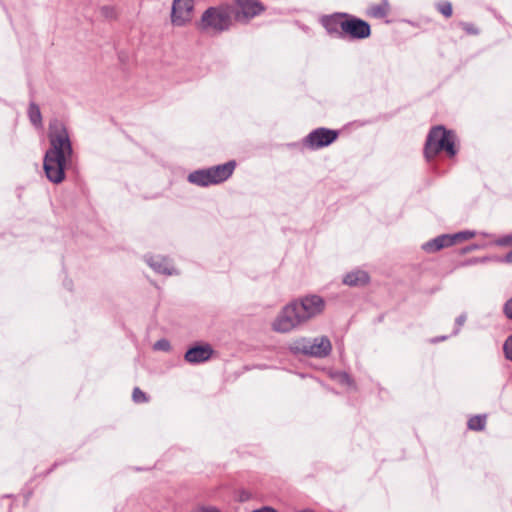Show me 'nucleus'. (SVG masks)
I'll return each mask as SVG.
<instances>
[{
	"instance_id": "f257e3e1",
	"label": "nucleus",
	"mask_w": 512,
	"mask_h": 512,
	"mask_svg": "<svg viewBox=\"0 0 512 512\" xmlns=\"http://www.w3.org/2000/svg\"><path fill=\"white\" fill-rule=\"evenodd\" d=\"M50 148L44 157V171L47 178L59 184L65 179V169L71 160L72 147L66 128L61 123L50 125Z\"/></svg>"
},
{
	"instance_id": "f03ea898",
	"label": "nucleus",
	"mask_w": 512,
	"mask_h": 512,
	"mask_svg": "<svg viewBox=\"0 0 512 512\" xmlns=\"http://www.w3.org/2000/svg\"><path fill=\"white\" fill-rule=\"evenodd\" d=\"M441 151H445L449 157L456 154L455 135L443 126H435L429 131L426 139L425 158L431 160Z\"/></svg>"
},
{
	"instance_id": "7ed1b4c3",
	"label": "nucleus",
	"mask_w": 512,
	"mask_h": 512,
	"mask_svg": "<svg viewBox=\"0 0 512 512\" xmlns=\"http://www.w3.org/2000/svg\"><path fill=\"white\" fill-rule=\"evenodd\" d=\"M236 168L234 160L207 169H199L188 175V181L194 185L207 187L218 185L229 179Z\"/></svg>"
},
{
	"instance_id": "20e7f679",
	"label": "nucleus",
	"mask_w": 512,
	"mask_h": 512,
	"mask_svg": "<svg viewBox=\"0 0 512 512\" xmlns=\"http://www.w3.org/2000/svg\"><path fill=\"white\" fill-rule=\"evenodd\" d=\"M232 26V9L228 5L208 8L201 16L199 29L223 32Z\"/></svg>"
},
{
	"instance_id": "39448f33",
	"label": "nucleus",
	"mask_w": 512,
	"mask_h": 512,
	"mask_svg": "<svg viewBox=\"0 0 512 512\" xmlns=\"http://www.w3.org/2000/svg\"><path fill=\"white\" fill-rule=\"evenodd\" d=\"M292 304L295 305L304 323L321 314L325 309V301L318 295L305 296Z\"/></svg>"
},
{
	"instance_id": "423d86ee",
	"label": "nucleus",
	"mask_w": 512,
	"mask_h": 512,
	"mask_svg": "<svg viewBox=\"0 0 512 512\" xmlns=\"http://www.w3.org/2000/svg\"><path fill=\"white\" fill-rule=\"evenodd\" d=\"M475 236L474 232L470 231H464L455 233L453 235H440L425 244H423L422 248L427 253H435L437 251H440L443 248H447L450 246H453L456 243H460L463 241H467L472 239Z\"/></svg>"
},
{
	"instance_id": "0eeeda50",
	"label": "nucleus",
	"mask_w": 512,
	"mask_h": 512,
	"mask_svg": "<svg viewBox=\"0 0 512 512\" xmlns=\"http://www.w3.org/2000/svg\"><path fill=\"white\" fill-rule=\"evenodd\" d=\"M301 316L292 303L286 305L273 322V329L286 333L303 324Z\"/></svg>"
},
{
	"instance_id": "6e6552de",
	"label": "nucleus",
	"mask_w": 512,
	"mask_h": 512,
	"mask_svg": "<svg viewBox=\"0 0 512 512\" xmlns=\"http://www.w3.org/2000/svg\"><path fill=\"white\" fill-rule=\"evenodd\" d=\"M234 2L236 5L234 18L241 23L250 22L266 10L265 5L259 0H234Z\"/></svg>"
},
{
	"instance_id": "1a4fd4ad",
	"label": "nucleus",
	"mask_w": 512,
	"mask_h": 512,
	"mask_svg": "<svg viewBox=\"0 0 512 512\" xmlns=\"http://www.w3.org/2000/svg\"><path fill=\"white\" fill-rule=\"evenodd\" d=\"M339 132L328 128H317L311 131L303 140L306 147L317 150L326 147L337 140Z\"/></svg>"
},
{
	"instance_id": "9d476101",
	"label": "nucleus",
	"mask_w": 512,
	"mask_h": 512,
	"mask_svg": "<svg viewBox=\"0 0 512 512\" xmlns=\"http://www.w3.org/2000/svg\"><path fill=\"white\" fill-rule=\"evenodd\" d=\"M193 0H174L171 12V22L174 26H184L192 20Z\"/></svg>"
},
{
	"instance_id": "9b49d317",
	"label": "nucleus",
	"mask_w": 512,
	"mask_h": 512,
	"mask_svg": "<svg viewBox=\"0 0 512 512\" xmlns=\"http://www.w3.org/2000/svg\"><path fill=\"white\" fill-rule=\"evenodd\" d=\"M371 35L370 24L360 18L348 15L344 37L351 39H366Z\"/></svg>"
},
{
	"instance_id": "f8f14e48",
	"label": "nucleus",
	"mask_w": 512,
	"mask_h": 512,
	"mask_svg": "<svg viewBox=\"0 0 512 512\" xmlns=\"http://www.w3.org/2000/svg\"><path fill=\"white\" fill-rule=\"evenodd\" d=\"M348 15L346 13H336L326 16L322 19V24L329 34L344 37Z\"/></svg>"
},
{
	"instance_id": "ddd939ff",
	"label": "nucleus",
	"mask_w": 512,
	"mask_h": 512,
	"mask_svg": "<svg viewBox=\"0 0 512 512\" xmlns=\"http://www.w3.org/2000/svg\"><path fill=\"white\" fill-rule=\"evenodd\" d=\"M213 349L209 344L191 347L185 353V360L189 363H201L210 359Z\"/></svg>"
},
{
	"instance_id": "4468645a",
	"label": "nucleus",
	"mask_w": 512,
	"mask_h": 512,
	"mask_svg": "<svg viewBox=\"0 0 512 512\" xmlns=\"http://www.w3.org/2000/svg\"><path fill=\"white\" fill-rule=\"evenodd\" d=\"M310 346L309 355L314 357H325L332 349L331 342L327 337L313 339Z\"/></svg>"
},
{
	"instance_id": "2eb2a0df",
	"label": "nucleus",
	"mask_w": 512,
	"mask_h": 512,
	"mask_svg": "<svg viewBox=\"0 0 512 512\" xmlns=\"http://www.w3.org/2000/svg\"><path fill=\"white\" fill-rule=\"evenodd\" d=\"M369 280V275L365 271L357 270L348 273L343 282L348 286H364L368 284Z\"/></svg>"
},
{
	"instance_id": "dca6fc26",
	"label": "nucleus",
	"mask_w": 512,
	"mask_h": 512,
	"mask_svg": "<svg viewBox=\"0 0 512 512\" xmlns=\"http://www.w3.org/2000/svg\"><path fill=\"white\" fill-rule=\"evenodd\" d=\"M311 345V340L306 338H299L294 340L290 346L289 349L295 353V354H304L309 355V350Z\"/></svg>"
},
{
	"instance_id": "f3484780",
	"label": "nucleus",
	"mask_w": 512,
	"mask_h": 512,
	"mask_svg": "<svg viewBox=\"0 0 512 512\" xmlns=\"http://www.w3.org/2000/svg\"><path fill=\"white\" fill-rule=\"evenodd\" d=\"M390 5L388 1H383L379 4L371 5L368 9V15L375 18H383L389 14Z\"/></svg>"
},
{
	"instance_id": "a211bd4d",
	"label": "nucleus",
	"mask_w": 512,
	"mask_h": 512,
	"mask_svg": "<svg viewBox=\"0 0 512 512\" xmlns=\"http://www.w3.org/2000/svg\"><path fill=\"white\" fill-rule=\"evenodd\" d=\"M487 418L485 415H475L469 418L467 426L473 431H483L486 427Z\"/></svg>"
},
{
	"instance_id": "6ab92c4d",
	"label": "nucleus",
	"mask_w": 512,
	"mask_h": 512,
	"mask_svg": "<svg viewBox=\"0 0 512 512\" xmlns=\"http://www.w3.org/2000/svg\"><path fill=\"white\" fill-rule=\"evenodd\" d=\"M29 118L34 125H40L42 122L41 112L36 104L29 106Z\"/></svg>"
},
{
	"instance_id": "aec40b11",
	"label": "nucleus",
	"mask_w": 512,
	"mask_h": 512,
	"mask_svg": "<svg viewBox=\"0 0 512 512\" xmlns=\"http://www.w3.org/2000/svg\"><path fill=\"white\" fill-rule=\"evenodd\" d=\"M496 244L499 246H511L512 247V235L500 237L496 240ZM506 262L512 263V250L505 257Z\"/></svg>"
},
{
	"instance_id": "412c9836",
	"label": "nucleus",
	"mask_w": 512,
	"mask_h": 512,
	"mask_svg": "<svg viewBox=\"0 0 512 512\" xmlns=\"http://www.w3.org/2000/svg\"><path fill=\"white\" fill-rule=\"evenodd\" d=\"M132 399L137 404L148 402V396L139 387L133 389Z\"/></svg>"
},
{
	"instance_id": "4be33fe9",
	"label": "nucleus",
	"mask_w": 512,
	"mask_h": 512,
	"mask_svg": "<svg viewBox=\"0 0 512 512\" xmlns=\"http://www.w3.org/2000/svg\"><path fill=\"white\" fill-rule=\"evenodd\" d=\"M437 10L444 15L446 18H449L452 16L453 9L450 2L443 1L437 4Z\"/></svg>"
},
{
	"instance_id": "5701e85b",
	"label": "nucleus",
	"mask_w": 512,
	"mask_h": 512,
	"mask_svg": "<svg viewBox=\"0 0 512 512\" xmlns=\"http://www.w3.org/2000/svg\"><path fill=\"white\" fill-rule=\"evenodd\" d=\"M337 379L343 385H346V386H349V387H354L355 386L353 379L348 374H346V373L338 374L337 375Z\"/></svg>"
},
{
	"instance_id": "b1692460",
	"label": "nucleus",
	"mask_w": 512,
	"mask_h": 512,
	"mask_svg": "<svg viewBox=\"0 0 512 512\" xmlns=\"http://www.w3.org/2000/svg\"><path fill=\"white\" fill-rule=\"evenodd\" d=\"M504 352L507 359L512 361V335L504 343Z\"/></svg>"
},
{
	"instance_id": "393cba45",
	"label": "nucleus",
	"mask_w": 512,
	"mask_h": 512,
	"mask_svg": "<svg viewBox=\"0 0 512 512\" xmlns=\"http://www.w3.org/2000/svg\"><path fill=\"white\" fill-rule=\"evenodd\" d=\"M101 13L107 18H114V17H116V14H117L116 9L111 6L102 7Z\"/></svg>"
},
{
	"instance_id": "a878e982",
	"label": "nucleus",
	"mask_w": 512,
	"mask_h": 512,
	"mask_svg": "<svg viewBox=\"0 0 512 512\" xmlns=\"http://www.w3.org/2000/svg\"><path fill=\"white\" fill-rule=\"evenodd\" d=\"M252 498V493L246 490H241L238 492L237 499L240 502L248 501Z\"/></svg>"
},
{
	"instance_id": "bb28decb",
	"label": "nucleus",
	"mask_w": 512,
	"mask_h": 512,
	"mask_svg": "<svg viewBox=\"0 0 512 512\" xmlns=\"http://www.w3.org/2000/svg\"><path fill=\"white\" fill-rule=\"evenodd\" d=\"M193 512H220V510L212 506H200L194 509Z\"/></svg>"
},
{
	"instance_id": "cd10ccee",
	"label": "nucleus",
	"mask_w": 512,
	"mask_h": 512,
	"mask_svg": "<svg viewBox=\"0 0 512 512\" xmlns=\"http://www.w3.org/2000/svg\"><path fill=\"white\" fill-rule=\"evenodd\" d=\"M154 347L158 350H167L169 348V343L165 340H161L156 342Z\"/></svg>"
},
{
	"instance_id": "c85d7f7f",
	"label": "nucleus",
	"mask_w": 512,
	"mask_h": 512,
	"mask_svg": "<svg viewBox=\"0 0 512 512\" xmlns=\"http://www.w3.org/2000/svg\"><path fill=\"white\" fill-rule=\"evenodd\" d=\"M504 310L507 317L512 319V298L506 303Z\"/></svg>"
},
{
	"instance_id": "c756f323",
	"label": "nucleus",
	"mask_w": 512,
	"mask_h": 512,
	"mask_svg": "<svg viewBox=\"0 0 512 512\" xmlns=\"http://www.w3.org/2000/svg\"><path fill=\"white\" fill-rule=\"evenodd\" d=\"M463 29L467 31L469 34H477V28L470 24H463Z\"/></svg>"
},
{
	"instance_id": "7c9ffc66",
	"label": "nucleus",
	"mask_w": 512,
	"mask_h": 512,
	"mask_svg": "<svg viewBox=\"0 0 512 512\" xmlns=\"http://www.w3.org/2000/svg\"><path fill=\"white\" fill-rule=\"evenodd\" d=\"M252 512H278V511L270 506H264L259 509L253 510Z\"/></svg>"
},
{
	"instance_id": "2f4dec72",
	"label": "nucleus",
	"mask_w": 512,
	"mask_h": 512,
	"mask_svg": "<svg viewBox=\"0 0 512 512\" xmlns=\"http://www.w3.org/2000/svg\"><path fill=\"white\" fill-rule=\"evenodd\" d=\"M463 321H464V320H463L462 318H460V319H459L460 324H462V323H463Z\"/></svg>"
},
{
	"instance_id": "473e14b6",
	"label": "nucleus",
	"mask_w": 512,
	"mask_h": 512,
	"mask_svg": "<svg viewBox=\"0 0 512 512\" xmlns=\"http://www.w3.org/2000/svg\"><path fill=\"white\" fill-rule=\"evenodd\" d=\"M303 512H312V511H310V510H306V511H303Z\"/></svg>"
}]
</instances>
